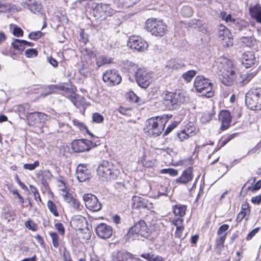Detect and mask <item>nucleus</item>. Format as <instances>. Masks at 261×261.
<instances>
[{"instance_id": "13d9d810", "label": "nucleus", "mask_w": 261, "mask_h": 261, "mask_svg": "<svg viewBox=\"0 0 261 261\" xmlns=\"http://www.w3.org/2000/svg\"><path fill=\"white\" fill-rule=\"evenodd\" d=\"M237 136V133L232 134L229 136H228L226 139H225L222 142V146H223L225 145L228 142H229L231 139L234 138Z\"/></svg>"}, {"instance_id": "f704fd0d", "label": "nucleus", "mask_w": 261, "mask_h": 261, "mask_svg": "<svg viewBox=\"0 0 261 261\" xmlns=\"http://www.w3.org/2000/svg\"><path fill=\"white\" fill-rule=\"evenodd\" d=\"M79 231L83 234V238L85 240H89L91 236V233L90 229L88 228H78Z\"/></svg>"}, {"instance_id": "72a5a7b5", "label": "nucleus", "mask_w": 261, "mask_h": 261, "mask_svg": "<svg viewBox=\"0 0 261 261\" xmlns=\"http://www.w3.org/2000/svg\"><path fill=\"white\" fill-rule=\"evenodd\" d=\"M51 238L52 243L55 248H58L59 245V236L58 234L55 232H51L49 233Z\"/></svg>"}, {"instance_id": "9b49d317", "label": "nucleus", "mask_w": 261, "mask_h": 261, "mask_svg": "<svg viewBox=\"0 0 261 261\" xmlns=\"http://www.w3.org/2000/svg\"><path fill=\"white\" fill-rule=\"evenodd\" d=\"M138 85L143 88H147L151 82V73L142 69H138L135 73Z\"/></svg>"}, {"instance_id": "5701e85b", "label": "nucleus", "mask_w": 261, "mask_h": 261, "mask_svg": "<svg viewBox=\"0 0 261 261\" xmlns=\"http://www.w3.org/2000/svg\"><path fill=\"white\" fill-rule=\"evenodd\" d=\"M246 30V32L244 33L245 36H242L240 40L242 42L245 44L247 46H250L252 44L253 41V38L252 37V34L250 29L248 28H244Z\"/></svg>"}, {"instance_id": "a878e982", "label": "nucleus", "mask_w": 261, "mask_h": 261, "mask_svg": "<svg viewBox=\"0 0 261 261\" xmlns=\"http://www.w3.org/2000/svg\"><path fill=\"white\" fill-rule=\"evenodd\" d=\"M187 206L185 205L176 204L173 208V213L175 216L184 217L186 214Z\"/></svg>"}, {"instance_id": "7ed1b4c3", "label": "nucleus", "mask_w": 261, "mask_h": 261, "mask_svg": "<svg viewBox=\"0 0 261 261\" xmlns=\"http://www.w3.org/2000/svg\"><path fill=\"white\" fill-rule=\"evenodd\" d=\"M162 97L163 103L168 110L176 109L186 100L184 94L179 91L173 92L165 91L163 92Z\"/></svg>"}, {"instance_id": "2eb2a0df", "label": "nucleus", "mask_w": 261, "mask_h": 261, "mask_svg": "<svg viewBox=\"0 0 261 261\" xmlns=\"http://www.w3.org/2000/svg\"><path fill=\"white\" fill-rule=\"evenodd\" d=\"M95 231L97 235L103 239L110 238L113 234L112 226L103 223H101L96 226Z\"/></svg>"}, {"instance_id": "423d86ee", "label": "nucleus", "mask_w": 261, "mask_h": 261, "mask_svg": "<svg viewBox=\"0 0 261 261\" xmlns=\"http://www.w3.org/2000/svg\"><path fill=\"white\" fill-rule=\"evenodd\" d=\"M194 87L196 91L207 98L212 97L214 95V92L212 90L213 85L211 81L203 76L199 75L196 77Z\"/></svg>"}, {"instance_id": "b1692460", "label": "nucleus", "mask_w": 261, "mask_h": 261, "mask_svg": "<svg viewBox=\"0 0 261 261\" xmlns=\"http://www.w3.org/2000/svg\"><path fill=\"white\" fill-rule=\"evenodd\" d=\"M194 130V127L190 126V127L188 128L187 129H184L178 133L177 134V136L180 141H183L187 139L189 137L190 134L193 133Z\"/></svg>"}, {"instance_id": "0eeeda50", "label": "nucleus", "mask_w": 261, "mask_h": 261, "mask_svg": "<svg viewBox=\"0 0 261 261\" xmlns=\"http://www.w3.org/2000/svg\"><path fill=\"white\" fill-rule=\"evenodd\" d=\"M245 104L250 110H261V89H252L246 93Z\"/></svg>"}, {"instance_id": "9d476101", "label": "nucleus", "mask_w": 261, "mask_h": 261, "mask_svg": "<svg viewBox=\"0 0 261 261\" xmlns=\"http://www.w3.org/2000/svg\"><path fill=\"white\" fill-rule=\"evenodd\" d=\"M127 46L133 49L142 52L147 49L148 44L141 37L138 36H133L129 38Z\"/></svg>"}, {"instance_id": "ea45409f", "label": "nucleus", "mask_w": 261, "mask_h": 261, "mask_svg": "<svg viewBox=\"0 0 261 261\" xmlns=\"http://www.w3.org/2000/svg\"><path fill=\"white\" fill-rule=\"evenodd\" d=\"M39 166V162L36 161L34 162L33 164H25L23 165V167L24 169L29 170H33Z\"/></svg>"}, {"instance_id": "f8f14e48", "label": "nucleus", "mask_w": 261, "mask_h": 261, "mask_svg": "<svg viewBox=\"0 0 261 261\" xmlns=\"http://www.w3.org/2000/svg\"><path fill=\"white\" fill-rule=\"evenodd\" d=\"M102 80L105 82L108 83V85L109 86L117 85L122 80L118 71L115 69L107 70L103 74Z\"/></svg>"}, {"instance_id": "ddd939ff", "label": "nucleus", "mask_w": 261, "mask_h": 261, "mask_svg": "<svg viewBox=\"0 0 261 261\" xmlns=\"http://www.w3.org/2000/svg\"><path fill=\"white\" fill-rule=\"evenodd\" d=\"M86 207L93 212H98L101 208V204L94 195L86 194L83 196Z\"/></svg>"}, {"instance_id": "f03ea898", "label": "nucleus", "mask_w": 261, "mask_h": 261, "mask_svg": "<svg viewBox=\"0 0 261 261\" xmlns=\"http://www.w3.org/2000/svg\"><path fill=\"white\" fill-rule=\"evenodd\" d=\"M166 122L167 117L165 115L150 118L146 122L145 132L150 137H156L162 133Z\"/></svg>"}, {"instance_id": "e2e57ef3", "label": "nucleus", "mask_w": 261, "mask_h": 261, "mask_svg": "<svg viewBox=\"0 0 261 261\" xmlns=\"http://www.w3.org/2000/svg\"><path fill=\"white\" fill-rule=\"evenodd\" d=\"M38 116V121L39 122H42V121H44V120L47 119L48 116L44 113L41 112H37Z\"/></svg>"}, {"instance_id": "09e8293b", "label": "nucleus", "mask_w": 261, "mask_h": 261, "mask_svg": "<svg viewBox=\"0 0 261 261\" xmlns=\"http://www.w3.org/2000/svg\"><path fill=\"white\" fill-rule=\"evenodd\" d=\"M226 233H225L223 235H221L219 237V238L216 241V244L218 246H221L223 247L224 246V242L226 239Z\"/></svg>"}, {"instance_id": "37998d69", "label": "nucleus", "mask_w": 261, "mask_h": 261, "mask_svg": "<svg viewBox=\"0 0 261 261\" xmlns=\"http://www.w3.org/2000/svg\"><path fill=\"white\" fill-rule=\"evenodd\" d=\"M62 190L63 192V193L62 194V195L64 198V200L68 203H71L74 198L71 196V194H69L64 189H62Z\"/></svg>"}, {"instance_id": "bb28decb", "label": "nucleus", "mask_w": 261, "mask_h": 261, "mask_svg": "<svg viewBox=\"0 0 261 261\" xmlns=\"http://www.w3.org/2000/svg\"><path fill=\"white\" fill-rule=\"evenodd\" d=\"M97 10L99 11V14H101V15H102V14H106V15H110L112 13L111 12V9L110 8V6L108 4H98L96 7Z\"/></svg>"}, {"instance_id": "69168bd1", "label": "nucleus", "mask_w": 261, "mask_h": 261, "mask_svg": "<svg viewBox=\"0 0 261 261\" xmlns=\"http://www.w3.org/2000/svg\"><path fill=\"white\" fill-rule=\"evenodd\" d=\"M251 201L254 204H259L261 202V196L258 195L256 196L252 197Z\"/></svg>"}, {"instance_id": "c756f323", "label": "nucleus", "mask_w": 261, "mask_h": 261, "mask_svg": "<svg viewBox=\"0 0 261 261\" xmlns=\"http://www.w3.org/2000/svg\"><path fill=\"white\" fill-rule=\"evenodd\" d=\"M111 62V59L103 55L99 56L96 60V64L98 67Z\"/></svg>"}, {"instance_id": "2f4dec72", "label": "nucleus", "mask_w": 261, "mask_h": 261, "mask_svg": "<svg viewBox=\"0 0 261 261\" xmlns=\"http://www.w3.org/2000/svg\"><path fill=\"white\" fill-rule=\"evenodd\" d=\"M47 207H48L49 210L50 211V212L51 213H53V214L55 216H56V217L59 216V215L57 211L56 205L54 202H53L51 200L48 201Z\"/></svg>"}, {"instance_id": "052dcab7", "label": "nucleus", "mask_w": 261, "mask_h": 261, "mask_svg": "<svg viewBox=\"0 0 261 261\" xmlns=\"http://www.w3.org/2000/svg\"><path fill=\"white\" fill-rule=\"evenodd\" d=\"M177 124L176 122H174L172 123L170 125L168 126V127L166 128L164 132V135H167L169 133H170L174 128H175L176 127Z\"/></svg>"}, {"instance_id": "a19ab883", "label": "nucleus", "mask_w": 261, "mask_h": 261, "mask_svg": "<svg viewBox=\"0 0 261 261\" xmlns=\"http://www.w3.org/2000/svg\"><path fill=\"white\" fill-rule=\"evenodd\" d=\"M93 121L96 123H101L103 121V117L98 113H94L92 116Z\"/></svg>"}, {"instance_id": "7c9ffc66", "label": "nucleus", "mask_w": 261, "mask_h": 261, "mask_svg": "<svg viewBox=\"0 0 261 261\" xmlns=\"http://www.w3.org/2000/svg\"><path fill=\"white\" fill-rule=\"evenodd\" d=\"M181 15L185 17H190L193 15V10L190 7L184 6L181 9Z\"/></svg>"}, {"instance_id": "1a4fd4ad", "label": "nucleus", "mask_w": 261, "mask_h": 261, "mask_svg": "<svg viewBox=\"0 0 261 261\" xmlns=\"http://www.w3.org/2000/svg\"><path fill=\"white\" fill-rule=\"evenodd\" d=\"M95 143L86 139H77L71 143V148L75 152H82L89 151L92 147L96 146Z\"/></svg>"}, {"instance_id": "473e14b6", "label": "nucleus", "mask_w": 261, "mask_h": 261, "mask_svg": "<svg viewBox=\"0 0 261 261\" xmlns=\"http://www.w3.org/2000/svg\"><path fill=\"white\" fill-rule=\"evenodd\" d=\"M196 71L194 70H189L184 73L182 75V77L187 82H190L191 81L192 79L196 75Z\"/></svg>"}, {"instance_id": "a18cd8bd", "label": "nucleus", "mask_w": 261, "mask_h": 261, "mask_svg": "<svg viewBox=\"0 0 261 261\" xmlns=\"http://www.w3.org/2000/svg\"><path fill=\"white\" fill-rule=\"evenodd\" d=\"M10 5L7 3H2L0 2V12H6L10 10Z\"/></svg>"}, {"instance_id": "f257e3e1", "label": "nucleus", "mask_w": 261, "mask_h": 261, "mask_svg": "<svg viewBox=\"0 0 261 261\" xmlns=\"http://www.w3.org/2000/svg\"><path fill=\"white\" fill-rule=\"evenodd\" d=\"M218 68L219 79L221 83L227 86H231L237 78V68L232 61L225 58L221 59Z\"/></svg>"}, {"instance_id": "f3484780", "label": "nucleus", "mask_w": 261, "mask_h": 261, "mask_svg": "<svg viewBox=\"0 0 261 261\" xmlns=\"http://www.w3.org/2000/svg\"><path fill=\"white\" fill-rule=\"evenodd\" d=\"M76 178L80 182H84L90 177L89 171L84 164H80L76 170Z\"/></svg>"}, {"instance_id": "680f3d73", "label": "nucleus", "mask_w": 261, "mask_h": 261, "mask_svg": "<svg viewBox=\"0 0 261 261\" xmlns=\"http://www.w3.org/2000/svg\"><path fill=\"white\" fill-rule=\"evenodd\" d=\"M246 215V212L245 211H241L238 215L236 221L238 222H240L245 217Z\"/></svg>"}, {"instance_id": "79ce46f5", "label": "nucleus", "mask_w": 261, "mask_h": 261, "mask_svg": "<svg viewBox=\"0 0 261 261\" xmlns=\"http://www.w3.org/2000/svg\"><path fill=\"white\" fill-rule=\"evenodd\" d=\"M56 85H51L47 87V89L49 90V92H44L41 94V95L43 97L46 96L49 94H51L52 93H55L56 92L57 89H56Z\"/></svg>"}, {"instance_id": "6e6d98bb", "label": "nucleus", "mask_w": 261, "mask_h": 261, "mask_svg": "<svg viewBox=\"0 0 261 261\" xmlns=\"http://www.w3.org/2000/svg\"><path fill=\"white\" fill-rule=\"evenodd\" d=\"M25 225L28 229L32 230H36L37 227V226L31 220H28L25 222Z\"/></svg>"}, {"instance_id": "c9c22d12", "label": "nucleus", "mask_w": 261, "mask_h": 261, "mask_svg": "<svg viewBox=\"0 0 261 261\" xmlns=\"http://www.w3.org/2000/svg\"><path fill=\"white\" fill-rule=\"evenodd\" d=\"M194 27L195 28L198 29L199 31L203 32V31L206 30V26L205 23H204L202 21L200 20H196L195 22L193 24Z\"/></svg>"}, {"instance_id": "393cba45", "label": "nucleus", "mask_w": 261, "mask_h": 261, "mask_svg": "<svg viewBox=\"0 0 261 261\" xmlns=\"http://www.w3.org/2000/svg\"><path fill=\"white\" fill-rule=\"evenodd\" d=\"M255 74L256 73L255 72H252L251 71L242 73L240 76V82L242 83L243 85H246L251 81Z\"/></svg>"}, {"instance_id": "338daca9", "label": "nucleus", "mask_w": 261, "mask_h": 261, "mask_svg": "<svg viewBox=\"0 0 261 261\" xmlns=\"http://www.w3.org/2000/svg\"><path fill=\"white\" fill-rule=\"evenodd\" d=\"M129 97L130 100H132V101H134L135 102H138L139 97L134 92H131L129 93Z\"/></svg>"}, {"instance_id": "dca6fc26", "label": "nucleus", "mask_w": 261, "mask_h": 261, "mask_svg": "<svg viewBox=\"0 0 261 261\" xmlns=\"http://www.w3.org/2000/svg\"><path fill=\"white\" fill-rule=\"evenodd\" d=\"M232 116L228 110H222L219 115V120L221 122L220 128L221 130H224L227 129L230 124Z\"/></svg>"}, {"instance_id": "4be33fe9", "label": "nucleus", "mask_w": 261, "mask_h": 261, "mask_svg": "<svg viewBox=\"0 0 261 261\" xmlns=\"http://www.w3.org/2000/svg\"><path fill=\"white\" fill-rule=\"evenodd\" d=\"M249 12L251 17L261 23V6L260 5H251L249 8Z\"/></svg>"}, {"instance_id": "aec40b11", "label": "nucleus", "mask_w": 261, "mask_h": 261, "mask_svg": "<svg viewBox=\"0 0 261 261\" xmlns=\"http://www.w3.org/2000/svg\"><path fill=\"white\" fill-rule=\"evenodd\" d=\"M21 5L34 13L40 12L42 8L41 4L36 0H26L22 2Z\"/></svg>"}, {"instance_id": "603ef678", "label": "nucleus", "mask_w": 261, "mask_h": 261, "mask_svg": "<svg viewBox=\"0 0 261 261\" xmlns=\"http://www.w3.org/2000/svg\"><path fill=\"white\" fill-rule=\"evenodd\" d=\"M232 26L235 30L238 29L239 31H243L245 32H246V30H245L244 28H248L239 22L236 23V21L232 24Z\"/></svg>"}, {"instance_id": "20e7f679", "label": "nucleus", "mask_w": 261, "mask_h": 261, "mask_svg": "<svg viewBox=\"0 0 261 261\" xmlns=\"http://www.w3.org/2000/svg\"><path fill=\"white\" fill-rule=\"evenodd\" d=\"M151 233V231L145 221L140 220L129 229L127 235L129 238L132 237L133 239L141 240L142 238H148Z\"/></svg>"}, {"instance_id": "a211bd4d", "label": "nucleus", "mask_w": 261, "mask_h": 261, "mask_svg": "<svg viewBox=\"0 0 261 261\" xmlns=\"http://www.w3.org/2000/svg\"><path fill=\"white\" fill-rule=\"evenodd\" d=\"M133 255L124 250H116L112 254V258L113 261H128L132 259Z\"/></svg>"}, {"instance_id": "cd10ccee", "label": "nucleus", "mask_w": 261, "mask_h": 261, "mask_svg": "<svg viewBox=\"0 0 261 261\" xmlns=\"http://www.w3.org/2000/svg\"><path fill=\"white\" fill-rule=\"evenodd\" d=\"M138 0H116L115 2L119 6L127 8L135 4Z\"/></svg>"}, {"instance_id": "e433bc0d", "label": "nucleus", "mask_w": 261, "mask_h": 261, "mask_svg": "<svg viewBox=\"0 0 261 261\" xmlns=\"http://www.w3.org/2000/svg\"><path fill=\"white\" fill-rule=\"evenodd\" d=\"M169 65L171 66L173 69H178L184 66V64L181 63V61L173 59L170 61Z\"/></svg>"}, {"instance_id": "de8ad7c7", "label": "nucleus", "mask_w": 261, "mask_h": 261, "mask_svg": "<svg viewBox=\"0 0 261 261\" xmlns=\"http://www.w3.org/2000/svg\"><path fill=\"white\" fill-rule=\"evenodd\" d=\"M42 33L40 31L37 32H32L29 34V38L32 40H36L42 36Z\"/></svg>"}, {"instance_id": "39448f33", "label": "nucleus", "mask_w": 261, "mask_h": 261, "mask_svg": "<svg viewBox=\"0 0 261 261\" xmlns=\"http://www.w3.org/2000/svg\"><path fill=\"white\" fill-rule=\"evenodd\" d=\"M97 172L99 176L110 180L115 179L120 173L111 162L107 161H102L100 163Z\"/></svg>"}, {"instance_id": "5fc2aeb1", "label": "nucleus", "mask_w": 261, "mask_h": 261, "mask_svg": "<svg viewBox=\"0 0 261 261\" xmlns=\"http://www.w3.org/2000/svg\"><path fill=\"white\" fill-rule=\"evenodd\" d=\"M22 41H23V40L15 39L14 41L12 42L11 45L15 49L17 50L21 45L23 43Z\"/></svg>"}, {"instance_id": "4c0bfd02", "label": "nucleus", "mask_w": 261, "mask_h": 261, "mask_svg": "<svg viewBox=\"0 0 261 261\" xmlns=\"http://www.w3.org/2000/svg\"><path fill=\"white\" fill-rule=\"evenodd\" d=\"M160 172L162 174H169L173 176L178 174V171L172 168L163 169L161 170Z\"/></svg>"}, {"instance_id": "6e6552de", "label": "nucleus", "mask_w": 261, "mask_h": 261, "mask_svg": "<svg viewBox=\"0 0 261 261\" xmlns=\"http://www.w3.org/2000/svg\"><path fill=\"white\" fill-rule=\"evenodd\" d=\"M146 30L156 37L163 36L167 31V25L162 21L155 18H150L145 23Z\"/></svg>"}, {"instance_id": "bf43d9fd", "label": "nucleus", "mask_w": 261, "mask_h": 261, "mask_svg": "<svg viewBox=\"0 0 261 261\" xmlns=\"http://www.w3.org/2000/svg\"><path fill=\"white\" fill-rule=\"evenodd\" d=\"M261 188V180H258L254 186L252 187H249L248 189L251 190L252 192H255Z\"/></svg>"}, {"instance_id": "c85d7f7f", "label": "nucleus", "mask_w": 261, "mask_h": 261, "mask_svg": "<svg viewBox=\"0 0 261 261\" xmlns=\"http://www.w3.org/2000/svg\"><path fill=\"white\" fill-rule=\"evenodd\" d=\"M27 118L30 125H34L38 121V113L34 112L27 113Z\"/></svg>"}, {"instance_id": "49530a36", "label": "nucleus", "mask_w": 261, "mask_h": 261, "mask_svg": "<svg viewBox=\"0 0 261 261\" xmlns=\"http://www.w3.org/2000/svg\"><path fill=\"white\" fill-rule=\"evenodd\" d=\"M229 228V225L228 224H223L221 225L217 231L218 235L221 236L224 234V233L228 230Z\"/></svg>"}, {"instance_id": "8fccbe9b", "label": "nucleus", "mask_w": 261, "mask_h": 261, "mask_svg": "<svg viewBox=\"0 0 261 261\" xmlns=\"http://www.w3.org/2000/svg\"><path fill=\"white\" fill-rule=\"evenodd\" d=\"M79 99H80V100L83 102V100H84V98L78 95H75L73 96H70V99L71 101L74 104V105H77L76 101L79 100Z\"/></svg>"}, {"instance_id": "864d4df0", "label": "nucleus", "mask_w": 261, "mask_h": 261, "mask_svg": "<svg viewBox=\"0 0 261 261\" xmlns=\"http://www.w3.org/2000/svg\"><path fill=\"white\" fill-rule=\"evenodd\" d=\"M13 34L14 36L19 37L22 36L23 31L20 28L16 27L13 29Z\"/></svg>"}, {"instance_id": "4d7b16f0", "label": "nucleus", "mask_w": 261, "mask_h": 261, "mask_svg": "<svg viewBox=\"0 0 261 261\" xmlns=\"http://www.w3.org/2000/svg\"><path fill=\"white\" fill-rule=\"evenodd\" d=\"M259 230V228L257 227L251 231L247 236V240H251L255 235V234L258 232Z\"/></svg>"}, {"instance_id": "c03bdc74", "label": "nucleus", "mask_w": 261, "mask_h": 261, "mask_svg": "<svg viewBox=\"0 0 261 261\" xmlns=\"http://www.w3.org/2000/svg\"><path fill=\"white\" fill-rule=\"evenodd\" d=\"M31 192L34 194V196L35 199L37 201L38 199L39 200L41 201V198L39 195V193L37 190V189L36 188V187H34L32 185H30V186Z\"/></svg>"}, {"instance_id": "412c9836", "label": "nucleus", "mask_w": 261, "mask_h": 261, "mask_svg": "<svg viewBox=\"0 0 261 261\" xmlns=\"http://www.w3.org/2000/svg\"><path fill=\"white\" fill-rule=\"evenodd\" d=\"M256 62V58L252 53L247 52L243 54L241 62L245 68H248L252 67Z\"/></svg>"}, {"instance_id": "3c124183", "label": "nucleus", "mask_w": 261, "mask_h": 261, "mask_svg": "<svg viewBox=\"0 0 261 261\" xmlns=\"http://www.w3.org/2000/svg\"><path fill=\"white\" fill-rule=\"evenodd\" d=\"M55 228L58 230L59 233L63 235L65 232V229L63 225L61 223H57L55 225Z\"/></svg>"}, {"instance_id": "0e129e2a", "label": "nucleus", "mask_w": 261, "mask_h": 261, "mask_svg": "<svg viewBox=\"0 0 261 261\" xmlns=\"http://www.w3.org/2000/svg\"><path fill=\"white\" fill-rule=\"evenodd\" d=\"M183 219L180 218H177L174 220L172 222V224L175 226H181L182 225Z\"/></svg>"}, {"instance_id": "4468645a", "label": "nucleus", "mask_w": 261, "mask_h": 261, "mask_svg": "<svg viewBox=\"0 0 261 261\" xmlns=\"http://www.w3.org/2000/svg\"><path fill=\"white\" fill-rule=\"evenodd\" d=\"M132 205L134 208L136 209H147L151 210L153 208V203L148 199L141 197L134 196L132 199Z\"/></svg>"}, {"instance_id": "774afa93", "label": "nucleus", "mask_w": 261, "mask_h": 261, "mask_svg": "<svg viewBox=\"0 0 261 261\" xmlns=\"http://www.w3.org/2000/svg\"><path fill=\"white\" fill-rule=\"evenodd\" d=\"M63 259L64 261H71L70 253L66 250L63 252Z\"/></svg>"}, {"instance_id": "6ab92c4d", "label": "nucleus", "mask_w": 261, "mask_h": 261, "mask_svg": "<svg viewBox=\"0 0 261 261\" xmlns=\"http://www.w3.org/2000/svg\"><path fill=\"white\" fill-rule=\"evenodd\" d=\"M193 177V169L192 167H188L182 172L181 175L179 177L176 179V182L179 184H186L191 181Z\"/></svg>"}, {"instance_id": "58836bf2", "label": "nucleus", "mask_w": 261, "mask_h": 261, "mask_svg": "<svg viewBox=\"0 0 261 261\" xmlns=\"http://www.w3.org/2000/svg\"><path fill=\"white\" fill-rule=\"evenodd\" d=\"M24 54L27 58H33L37 56L38 51L36 49L29 48L25 51Z\"/></svg>"}]
</instances>
